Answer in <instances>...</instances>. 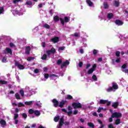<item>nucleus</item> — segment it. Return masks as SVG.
<instances>
[{
    "instance_id": "nucleus-1",
    "label": "nucleus",
    "mask_w": 128,
    "mask_h": 128,
    "mask_svg": "<svg viewBox=\"0 0 128 128\" xmlns=\"http://www.w3.org/2000/svg\"><path fill=\"white\" fill-rule=\"evenodd\" d=\"M25 96L27 98L32 96L33 94H36L38 91L36 88H32L28 86H26L24 90Z\"/></svg>"
},
{
    "instance_id": "nucleus-2",
    "label": "nucleus",
    "mask_w": 128,
    "mask_h": 128,
    "mask_svg": "<svg viewBox=\"0 0 128 128\" xmlns=\"http://www.w3.org/2000/svg\"><path fill=\"white\" fill-rule=\"evenodd\" d=\"M118 86L116 84L113 83L112 87H109L108 88L106 89V90L108 92H114V90H118Z\"/></svg>"
},
{
    "instance_id": "nucleus-3",
    "label": "nucleus",
    "mask_w": 128,
    "mask_h": 128,
    "mask_svg": "<svg viewBox=\"0 0 128 128\" xmlns=\"http://www.w3.org/2000/svg\"><path fill=\"white\" fill-rule=\"evenodd\" d=\"M12 12L14 16H16V14L18 16H22L24 14V10H22V9L20 11L18 10H13Z\"/></svg>"
},
{
    "instance_id": "nucleus-4",
    "label": "nucleus",
    "mask_w": 128,
    "mask_h": 128,
    "mask_svg": "<svg viewBox=\"0 0 128 128\" xmlns=\"http://www.w3.org/2000/svg\"><path fill=\"white\" fill-rule=\"evenodd\" d=\"M87 81L88 82H97L98 81V77L96 74H94L91 79L90 78H87Z\"/></svg>"
},
{
    "instance_id": "nucleus-5",
    "label": "nucleus",
    "mask_w": 128,
    "mask_h": 128,
    "mask_svg": "<svg viewBox=\"0 0 128 128\" xmlns=\"http://www.w3.org/2000/svg\"><path fill=\"white\" fill-rule=\"evenodd\" d=\"M70 17L66 16H65L64 19L60 18L61 24H62V26H64L65 23L68 22H70Z\"/></svg>"
},
{
    "instance_id": "nucleus-6",
    "label": "nucleus",
    "mask_w": 128,
    "mask_h": 128,
    "mask_svg": "<svg viewBox=\"0 0 128 128\" xmlns=\"http://www.w3.org/2000/svg\"><path fill=\"white\" fill-rule=\"evenodd\" d=\"M98 104H106L107 106H110V102H108V100H100L98 102Z\"/></svg>"
},
{
    "instance_id": "nucleus-7",
    "label": "nucleus",
    "mask_w": 128,
    "mask_h": 128,
    "mask_svg": "<svg viewBox=\"0 0 128 128\" xmlns=\"http://www.w3.org/2000/svg\"><path fill=\"white\" fill-rule=\"evenodd\" d=\"M72 106L74 108H81L82 104L80 102H74Z\"/></svg>"
},
{
    "instance_id": "nucleus-8",
    "label": "nucleus",
    "mask_w": 128,
    "mask_h": 128,
    "mask_svg": "<svg viewBox=\"0 0 128 128\" xmlns=\"http://www.w3.org/2000/svg\"><path fill=\"white\" fill-rule=\"evenodd\" d=\"M96 64H94L92 66V68L88 70V74H92V72H94V70H96Z\"/></svg>"
},
{
    "instance_id": "nucleus-9",
    "label": "nucleus",
    "mask_w": 128,
    "mask_h": 128,
    "mask_svg": "<svg viewBox=\"0 0 128 128\" xmlns=\"http://www.w3.org/2000/svg\"><path fill=\"white\" fill-rule=\"evenodd\" d=\"M15 66L18 68L20 70H24V67L22 66V64H20V62L18 61L15 62Z\"/></svg>"
},
{
    "instance_id": "nucleus-10",
    "label": "nucleus",
    "mask_w": 128,
    "mask_h": 128,
    "mask_svg": "<svg viewBox=\"0 0 128 128\" xmlns=\"http://www.w3.org/2000/svg\"><path fill=\"white\" fill-rule=\"evenodd\" d=\"M49 78L50 80H57V78H58V76L54 74H52L50 75Z\"/></svg>"
},
{
    "instance_id": "nucleus-11",
    "label": "nucleus",
    "mask_w": 128,
    "mask_h": 128,
    "mask_svg": "<svg viewBox=\"0 0 128 128\" xmlns=\"http://www.w3.org/2000/svg\"><path fill=\"white\" fill-rule=\"evenodd\" d=\"M122 114L120 112H115L112 114V118H120Z\"/></svg>"
},
{
    "instance_id": "nucleus-12",
    "label": "nucleus",
    "mask_w": 128,
    "mask_h": 128,
    "mask_svg": "<svg viewBox=\"0 0 128 128\" xmlns=\"http://www.w3.org/2000/svg\"><path fill=\"white\" fill-rule=\"evenodd\" d=\"M18 114H14V124H18Z\"/></svg>"
},
{
    "instance_id": "nucleus-13",
    "label": "nucleus",
    "mask_w": 128,
    "mask_h": 128,
    "mask_svg": "<svg viewBox=\"0 0 128 128\" xmlns=\"http://www.w3.org/2000/svg\"><path fill=\"white\" fill-rule=\"evenodd\" d=\"M52 102H53L54 106L55 108H58V101L56 99H53L52 100Z\"/></svg>"
},
{
    "instance_id": "nucleus-14",
    "label": "nucleus",
    "mask_w": 128,
    "mask_h": 128,
    "mask_svg": "<svg viewBox=\"0 0 128 128\" xmlns=\"http://www.w3.org/2000/svg\"><path fill=\"white\" fill-rule=\"evenodd\" d=\"M4 54H12V49H10L8 48H6L5 49Z\"/></svg>"
},
{
    "instance_id": "nucleus-15",
    "label": "nucleus",
    "mask_w": 128,
    "mask_h": 128,
    "mask_svg": "<svg viewBox=\"0 0 128 128\" xmlns=\"http://www.w3.org/2000/svg\"><path fill=\"white\" fill-rule=\"evenodd\" d=\"M64 124V118H60L59 122V124L57 126V128H61Z\"/></svg>"
},
{
    "instance_id": "nucleus-16",
    "label": "nucleus",
    "mask_w": 128,
    "mask_h": 128,
    "mask_svg": "<svg viewBox=\"0 0 128 128\" xmlns=\"http://www.w3.org/2000/svg\"><path fill=\"white\" fill-rule=\"evenodd\" d=\"M54 52H56V49H54V48H52L50 50L47 51L46 54H48V56H50V54H54Z\"/></svg>"
},
{
    "instance_id": "nucleus-17",
    "label": "nucleus",
    "mask_w": 128,
    "mask_h": 128,
    "mask_svg": "<svg viewBox=\"0 0 128 128\" xmlns=\"http://www.w3.org/2000/svg\"><path fill=\"white\" fill-rule=\"evenodd\" d=\"M70 64V62L68 60H66V62H63L61 64V68H64V66H68Z\"/></svg>"
},
{
    "instance_id": "nucleus-18",
    "label": "nucleus",
    "mask_w": 128,
    "mask_h": 128,
    "mask_svg": "<svg viewBox=\"0 0 128 128\" xmlns=\"http://www.w3.org/2000/svg\"><path fill=\"white\" fill-rule=\"evenodd\" d=\"M0 124L1 126L4 128V126H6V120H4L2 119L0 120Z\"/></svg>"
},
{
    "instance_id": "nucleus-19",
    "label": "nucleus",
    "mask_w": 128,
    "mask_h": 128,
    "mask_svg": "<svg viewBox=\"0 0 128 128\" xmlns=\"http://www.w3.org/2000/svg\"><path fill=\"white\" fill-rule=\"evenodd\" d=\"M30 50H32V48H30V46H26L25 49V54H30Z\"/></svg>"
},
{
    "instance_id": "nucleus-20",
    "label": "nucleus",
    "mask_w": 128,
    "mask_h": 128,
    "mask_svg": "<svg viewBox=\"0 0 128 128\" xmlns=\"http://www.w3.org/2000/svg\"><path fill=\"white\" fill-rule=\"evenodd\" d=\"M115 24H117V26H122L124 24V22L120 20H116L115 21Z\"/></svg>"
},
{
    "instance_id": "nucleus-21",
    "label": "nucleus",
    "mask_w": 128,
    "mask_h": 128,
    "mask_svg": "<svg viewBox=\"0 0 128 128\" xmlns=\"http://www.w3.org/2000/svg\"><path fill=\"white\" fill-rule=\"evenodd\" d=\"M60 38H58V37H54L51 38V42H54V44H56V42H58Z\"/></svg>"
},
{
    "instance_id": "nucleus-22",
    "label": "nucleus",
    "mask_w": 128,
    "mask_h": 128,
    "mask_svg": "<svg viewBox=\"0 0 128 128\" xmlns=\"http://www.w3.org/2000/svg\"><path fill=\"white\" fill-rule=\"evenodd\" d=\"M62 112H64L68 113V115L69 116H72V111H68V110H66V108L62 109Z\"/></svg>"
},
{
    "instance_id": "nucleus-23",
    "label": "nucleus",
    "mask_w": 128,
    "mask_h": 128,
    "mask_svg": "<svg viewBox=\"0 0 128 128\" xmlns=\"http://www.w3.org/2000/svg\"><path fill=\"white\" fill-rule=\"evenodd\" d=\"M44 78H42V82H46V80L48 78V76H50V75L48 74H44Z\"/></svg>"
},
{
    "instance_id": "nucleus-24",
    "label": "nucleus",
    "mask_w": 128,
    "mask_h": 128,
    "mask_svg": "<svg viewBox=\"0 0 128 128\" xmlns=\"http://www.w3.org/2000/svg\"><path fill=\"white\" fill-rule=\"evenodd\" d=\"M66 100H63L61 101L60 102V104H58L60 108H62V106H64V104H66Z\"/></svg>"
},
{
    "instance_id": "nucleus-25",
    "label": "nucleus",
    "mask_w": 128,
    "mask_h": 128,
    "mask_svg": "<svg viewBox=\"0 0 128 128\" xmlns=\"http://www.w3.org/2000/svg\"><path fill=\"white\" fill-rule=\"evenodd\" d=\"M86 3L89 6H94V3L90 0H86Z\"/></svg>"
},
{
    "instance_id": "nucleus-26",
    "label": "nucleus",
    "mask_w": 128,
    "mask_h": 128,
    "mask_svg": "<svg viewBox=\"0 0 128 128\" xmlns=\"http://www.w3.org/2000/svg\"><path fill=\"white\" fill-rule=\"evenodd\" d=\"M112 18H114V14L112 13H109L108 14L107 18H108V20H110Z\"/></svg>"
},
{
    "instance_id": "nucleus-27",
    "label": "nucleus",
    "mask_w": 128,
    "mask_h": 128,
    "mask_svg": "<svg viewBox=\"0 0 128 128\" xmlns=\"http://www.w3.org/2000/svg\"><path fill=\"white\" fill-rule=\"evenodd\" d=\"M34 102V101L25 102L24 104L26 106H31Z\"/></svg>"
},
{
    "instance_id": "nucleus-28",
    "label": "nucleus",
    "mask_w": 128,
    "mask_h": 128,
    "mask_svg": "<svg viewBox=\"0 0 128 128\" xmlns=\"http://www.w3.org/2000/svg\"><path fill=\"white\" fill-rule=\"evenodd\" d=\"M114 4L115 6L118 7L120 6V2L118 0H114Z\"/></svg>"
},
{
    "instance_id": "nucleus-29",
    "label": "nucleus",
    "mask_w": 128,
    "mask_h": 128,
    "mask_svg": "<svg viewBox=\"0 0 128 128\" xmlns=\"http://www.w3.org/2000/svg\"><path fill=\"white\" fill-rule=\"evenodd\" d=\"M35 104L39 108H42V103H40V102H36V103H35Z\"/></svg>"
},
{
    "instance_id": "nucleus-30",
    "label": "nucleus",
    "mask_w": 128,
    "mask_h": 128,
    "mask_svg": "<svg viewBox=\"0 0 128 128\" xmlns=\"http://www.w3.org/2000/svg\"><path fill=\"white\" fill-rule=\"evenodd\" d=\"M20 94L22 96H24V90L21 89L20 91Z\"/></svg>"
},
{
    "instance_id": "nucleus-31",
    "label": "nucleus",
    "mask_w": 128,
    "mask_h": 128,
    "mask_svg": "<svg viewBox=\"0 0 128 128\" xmlns=\"http://www.w3.org/2000/svg\"><path fill=\"white\" fill-rule=\"evenodd\" d=\"M8 84V82L4 80H0V84Z\"/></svg>"
},
{
    "instance_id": "nucleus-32",
    "label": "nucleus",
    "mask_w": 128,
    "mask_h": 128,
    "mask_svg": "<svg viewBox=\"0 0 128 128\" xmlns=\"http://www.w3.org/2000/svg\"><path fill=\"white\" fill-rule=\"evenodd\" d=\"M54 22H58V20H60V17H58V16H55L54 18Z\"/></svg>"
},
{
    "instance_id": "nucleus-33",
    "label": "nucleus",
    "mask_w": 128,
    "mask_h": 128,
    "mask_svg": "<svg viewBox=\"0 0 128 128\" xmlns=\"http://www.w3.org/2000/svg\"><path fill=\"white\" fill-rule=\"evenodd\" d=\"M15 96L16 100H20V94H18V93H16L15 94Z\"/></svg>"
},
{
    "instance_id": "nucleus-34",
    "label": "nucleus",
    "mask_w": 128,
    "mask_h": 128,
    "mask_svg": "<svg viewBox=\"0 0 128 128\" xmlns=\"http://www.w3.org/2000/svg\"><path fill=\"white\" fill-rule=\"evenodd\" d=\"M34 114H35L36 116H40V112L38 110L34 111Z\"/></svg>"
},
{
    "instance_id": "nucleus-35",
    "label": "nucleus",
    "mask_w": 128,
    "mask_h": 128,
    "mask_svg": "<svg viewBox=\"0 0 128 128\" xmlns=\"http://www.w3.org/2000/svg\"><path fill=\"white\" fill-rule=\"evenodd\" d=\"M59 120H60V116H55V118H54V122H58Z\"/></svg>"
},
{
    "instance_id": "nucleus-36",
    "label": "nucleus",
    "mask_w": 128,
    "mask_h": 128,
    "mask_svg": "<svg viewBox=\"0 0 128 128\" xmlns=\"http://www.w3.org/2000/svg\"><path fill=\"white\" fill-rule=\"evenodd\" d=\"M118 106V102H116L112 104V106H113V108H117Z\"/></svg>"
},
{
    "instance_id": "nucleus-37",
    "label": "nucleus",
    "mask_w": 128,
    "mask_h": 128,
    "mask_svg": "<svg viewBox=\"0 0 128 128\" xmlns=\"http://www.w3.org/2000/svg\"><path fill=\"white\" fill-rule=\"evenodd\" d=\"M66 100H72V96L70 94H68L66 96Z\"/></svg>"
},
{
    "instance_id": "nucleus-38",
    "label": "nucleus",
    "mask_w": 128,
    "mask_h": 128,
    "mask_svg": "<svg viewBox=\"0 0 128 128\" xmlns=\"http://www.w3.org/2000/svg\"><path fill=\"white\" fill-rule=\"evenodd\" d=\"M4 7H0V14H4Z\"/></svg>"
},
{
    "instance_id": "nucleus-39",
    "label": "nucleus",
    "mask_w": 128,
    "mask_h": 128,
    "mask_svg": "<svg viewBox=\"0 0 128 128\" xmlns=\"http://www.w3.org/2000/svg\"><path fill=\"white\" fill-rule=\"evenodd\" d=\"M106 110V108H99L98 110V112H100L102 110Z\"/></svg>"
},
{
    "instance_id": "nucleus-40",
    "label": "nucleus",
    "mask_w": 128,
    "mask_h": 128,
    "mask_svg": "<svg viewBox=\"0 0 128 128\" xmlns=\"http://www.w3.org/2000/svg\"><path fill=\"white\" fill-rule=\"evenodd\" d=\"M88 126H90V128H94V124H92V122H88Z\"/></svg>"
},
{
    "instance_id": "nucleus-41",
    "label": "nucleus",
    "mask_w": 128,
    "mask_h": 128,
    "mask_svg": "<svg viewBox=\"0 0 128 128\" xmlns=\"http://www.w3.org/2000/svg\"><path fill=\"white\" fill-rule=\"evenodd\" d=\"M62 60L61 59H59L57 60V64L59 65L62 64Z\"/></svg>"
},
{
    "instance_id": "nucleus-42",
    "label": "nucleus",
    "mask_w": 128,
    "mask_h": 128,
    "mask_svg": "<svg viewBox=\"0 0 128 128\" xmlns=\"http://www.w3.org/2000/svg\"><path fill=\"white\" fill-rule=\"evenodd\" d=\"M44 28H50V25L45 24L43 25Z\"/></svg>"
},
{
    "instance_id": "nucleus-43",
    "label": "nucleus",
    "mask_w": 128,
    "mask_h": 128,
    "mask_svg": "<svg viewBox=\"0 0 128 128\" xmlns=\"http://www.w3.org/2000/svg\"><path fill=\"white\" fill-rule=\"evenodd\" d=\"M80 33L76 32L74 34V36L76 38H80Z\"/></svg>"
},
{
    "instance_id": "nucleus-44",
    "label": "nucleus",
    "mask_w": 128,
    "mask_h": 128,
    "mask_svg": "<svg viewBox=\"0 0 128 128\" xmlns=\"http://www.w3.org/2000/svg\"><path fill=\"white\" fill-rule=\"evenodd\" d=\"M22 116L24 118H25V120L26 118H28V115L26 113L22 114Z\"/></svg>"
},
{
    "instance_id": "nucleus-45",
    "label": "nucleus",
    "mask_w": 128,
    "mask_h": 128,
    "mask_svg": "<svg viewBox=\"0 0 128 128\" xmlns=\"http://www.w3.org/2000/svg\"><path fill=\"white\" fill-rule=\"evenodd\" d=\"M116 124H120V119H117L115 122Z\"/></svg>"
},
{
    "instance_id": "nucleus-46",
    "label": "nucleus",
    "mask_w": 128,
    "mask_h": 128,
    "mask_svg": "<svg viewBox=\"0 0 128 128\" xmlns=\"http://www.w3.org/2000/svg\"><path fill=\"white\" fill-rule=\"evenodd\" d=\"M104 6L105 8H108V3L104 2Z\"/></svg>"
},
{
    "instance_id": "nucleus-47",
    "label": "nucleus",
    "mask_w": 128,
    "mask_h": 128,
    "mask_svg": "<svg viewBox=\"0 0 128 128\" xmlns=\"http://www.w3.org/2000/svg\"><path fill=\"white\" fill-rule=\"evenodd\" d=\"M8 61L6 60V57H4L2 58V62H6Z\"/></svg>"
},
{
    "instance_id": "nucleus-48",
    "label": "nucleus",
    "mask_w": 128,
    "mask_h": 128,
    "mask_svg": "<svg viewBox=\"0 0 128 128\" xmlns=\"http://www.w3.org/2000/svg\"><path fill=\"white\" fill-rule=\"evenodd\" d=\"M18 108H20L22 106H24V104L22 102H20L18 104Z\"/></svg>"
},
{
    "instance_id": "nucleus-49",
    "label": "nucleus",
    "mask_w": 128,
    "mask_h": 128,
    "mask_svg": "<svg viewBox=\"0 0 128 128\" xmlns=\"http://www.w3.org/2000/svg\"><path fill=\"white\" fill-rule=\"evenodd\" d=\"M34 57H29L28 58H27V60L28 62H30V60H34Z\"/></svg>"
},
{
    "instance_id": "nucleus-50",
    "label": "nucleus",
    "mask_w": 128,
    "mask_h": 128,
    "mask_svg": "<svg viewBox=\"0 0 128 128\" xmlns=\"http://www.w3.org/2000/svg\"><path fill=\"white\" fill-rule=\"evenodd\" d=\"M34 111L32 109H30L28 111V113L30 114H34Z\"/></svg>"
},
{
    "instance_id": "nucleus-51",
    "label": "nucleus",
    "mask_w": 128,
    "mask_h": 128,
    "mask_svg": "<svg viewBox=\"0 0 128 128\" xmlns=\"http://www.w3.org/2000/svg\"><path fill=\"white\" fill-rule=\"evenodd\" d=\"M66 48V47L64 46H60L58 48V50H64Z\"/></svg>"
},
{
    "instance_id": "nucleus-52",
    "label": "nucleus",
    "mask_w": 128,
    "mask_h": 128,
    "mask_svg": "<svg viewBox=\"0 0 128 128\" xmlns=\"http://www.w3.org/2000/svg\"><path fill=\"white\" fill-rule=\"evenodd\" d=\"M34 74H38L40 72V70L38 69H35L34 70Z\"/></svg>"
},
{
    "instance_id": "nucleus-53",
    "label": "nucleus",
    "mask_w": 128,
    "mask_h": 128,
    "mask_svg": "<svg viewBox=\"0 0 128 128\" xmlns=\"http://www.w3.org/2000/svg\"><path fill=\"white\" fill-rule=\"evenodd\" d=\"M120 52H118V51H117L116 52V56H120Z\"/></svg>"
},
{
    "instance_id": "nucleus-54",
    "label": "nucleus",
    "mask_w": 128,
    "mask_h": 128,
    "mask_svg": "<svg viewBox=\"0 0 128 128\" xmlns=\"http://www.w3.org/2000/svg\"><path fill=\"white\" fill-rule=\"evenodd\" d=\"M116 62L117 64H118L120 62V58H118V59H116Z\"/></svg>"
},
{
    "instance_id": "nucleus-55",
    "label": "nucleus",
    "mask_w": 128,
    "mask_h": 128,
    "mask_svg": "<svg viewBox=\"0 0 128 128\" xmlns=\"http://www.w3.org/2000/svg\"><path fill=\"white\" fill-rule=\"evenodd\" d=\"M26 4H28V6H32V3L30 1H27L26 2Z\"/></svg>"
},
{
    "instance_id": "nucleus-56",
    "label": "nucleus",
    "mask_w": 128,
    "mask_h": 128,
    "mask_svg": "<svg viewBox=\"0 0 128 128\" xmlns=\"http://www.w3.org/2000/svg\"><path fill=\"white\" fill-rule=\"evenodd\" d=\"M42 60H46V54H44L42 56Z\"/></svg>"
},
{
    "instance_id": "nucleus-57",
    "label": "nucleus",
    "mask_w": 128,
    "mask_h": 128,
    "mask_svg": "<svg viewBox=\"0 0 128 128\" xmlns=\"http://www.w3.org/2000/svg\"><path fill=\"white\" fill-rule=\"evenodd\" d=\"M128 66V64H124L123 66H122V68H126V66Z\"/></svg>"
},
{
    "instance_id": "nucleus-58",
    "label": "nucleus",
    "mask_w": 128,
    "mask_h": 128,
    "mask_svg": "<svg viewBox=\"0 0 128 128\" xmlns=\"http://www.w3.org/2000/svg\"><path fill=\"white\" fill-rule=\"evenodd\" d=\"M93 54L94 56L98 54V50H94L93 51Z\"/></svg>"
},
{
    "instance_id": "nucleus-59",
    "label": "nucleus",
    "mask_w": 128,
    "mask_h": 128,
    "mask_svg": "<svg viewBox=\"0 0 128 128\" xmlns=\"http://www.w3.org/2000/svg\"><path fill=\"white\" fill-rule=\"evenodd\" d=\"M20 2V0H14L13 1V3L16 4V2Z\"/></svg>"
},
{
    "instance_id": "nucleus-60",
    "label": "nucleus",
    "mask_w": 128,
    "mask_h": 128,
    "mask_svg": "<svg viewBox=\"0 0 128 128\" xmlns=\"http://www.w3.org/2000/svg\"><path fill=\"white\" fill-rule=\"evenodd\" d=\"M114 117H112H112L109 118V122H112V118H114Z\"/></svg>"
},
{
    "instance_id": "nucleus-61",
    "label": "nucleus",
    "mask_w": 128,
    "mask_h": 128,
    "mask_svg": "<svg viewBox=\"0 0 128 128\" xmlns=\"http://www.w3.org/2000/svg\"><path fill=\"white\" fill-rule=\"evenodd\" d=\"M10 48H14V44L13 43H10Z\"/></svg>"
},
{
    "instance_id": "nucleus-62",
    "label": "nucleus",
    "mask_w": 128,
    "mask_h": 128,
    "mask_svg": "<svg viewBox=\"0 0 128 128\" xmlns=\"http://www.w3.org/2000/svg\"><path fill=\"white\" fill-rule=\"evenodd\" d=\"M68 112H72V106H68Z\"/></svg>"
},
{
    "instance_id": "nucleus-63",
    "label": "nucleus",
    "mask_w": 128,
    "mask_h": 128,
    "mask_svg": "<svg viewBox=\"0 0 128 128\" xmlns=\"http://www.w3.org/2000/svg\"><path fill=\"white\" fill-rule=\"evenodd\" d=\"M78 66L80 68H82V62H80L78 64Z\"/></svg>"
},
{
    "instance_id": "nucleus-64",
    "label": "nucleus",
    "mask_w": 128,
    "mask_h": 128,
    "mask_svg": "<svg viewBox=\"0 0 128 128\" xmlns=\"http://www.w3.org/2000/svg\"><path fill=\"white\" fill-rule=\"evenodd\" d=\"M108 128H114V125H112V124H110L108 125Z\"/></svg>"
}]
</instances>
